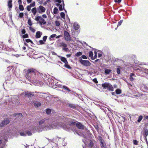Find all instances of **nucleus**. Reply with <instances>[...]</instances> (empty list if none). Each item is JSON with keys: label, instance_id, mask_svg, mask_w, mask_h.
<instances>
[{"label": "nucleus", "instance_id": "f257e3e1", "mask_svg": "<svg viewBox=\"0 0 148 148\" xmlns=\"http://www.w3.org/2000/svg\"><path fill=\"white\" fill-rule=\"evenodd\" d=\"M25 77L26 79L32 83H38L40 80L44 81L48 84V83L47 81V80L50 86H53V82L54 81L53 79L48 78L46 75L40 73L33 69H29L28 70Z\"/></svg>", "mask_w": 148, "mask_h": 148}, {"label": "nucleus", "instance_id": "f03ea898", "mask_svg": "<svg viewBox=\"0 0 148 148\" xmlns=\"http://www.w3.org/2000/svg\"><path fill=\"white\" fill-rule=\"evenodd\" d=\"M69 121V119L64 116L61 117L58 119L57 123H55V126L56 129H59L62 128L66 131H70L71 130L73 131L75 134H77L78 135H82V134L79 133L77 130H75L77 123L74 121H71L69 123H64V122Z\"/></svg>", "mask_w": 148, "mask_h": 148}, {"label": "nucleus", "instance_id": "7ed1b4c3", "mask_svg": "<svg viewBox=\"0 0 148 148\" xmlns=\"http://www.w3.org/2000/svg\"><path fill=\"white\" fill-rule=\"evenodd\" d=\"M57 122L58 119L55 121L52 118H44L39 121L38 124L39 126L36 127L35 129L38 132L52 128L56 129L55 124H56L55 123H57Z\"/></svg>", "mask_w": 148, "mask_h": 148}, {"label": "nucleus", "instance_id": "20e7f679", "mask_svg": "<svg viewBox=\"0 0 148 148\" xmlns=\"http://www.w3.org/2000/svg\"><path fill=\"white\" fill-rule=\"evenodd\" d=\"M85 126L82 124L81 123L77 122L76 127L75 129L78 131L79 133L82 134V135H78L79 136H82L86 139H88V138L91 136L90 134V132L86 129H84Z\"/></svg>", "mask_w": 148, "mask_h": 148}, {"label": "nucleus", "instance_id": "39448f33", "mask_svg": "<svg viewBox=\"0 0 148 148\" xmlns=\"http://www.w3.org/2000/svg\"><path fill=\"white\" fill-rule=\"evenodd\" d=\"M102 86L104 89H107L109 90L112 91L114 90L112 86L109 83L105 82L102 84Z\"/></svg>", "mask_w": 148, "mask_h": 148}, {"label": "nucleus", "instance_id": "423d86ee", "mask_svg": "<svg viewBox=\"0 0 148 148\" xmlns=\"http://www.w3.org/2000/svg\"><path fill=\"white\" fill-rule=\"evenodd\" d=\"M79 62L84 66H90L91 64L88 60H83L81 58H79Z\"/></svg>", "mask_w": 148, "mask_h": 148}, {"label": "nucleus", "instance_id": "0eeeda50", "mask_svg": "<svg viewBox=\"0 0 148 148\" xmlns=\"http://www.w3.org/2000/svg\"><path fill=\"white\" fill-rule=\"evenodd\" d=\"M34 19L38 22L41 25H45L46 24V21L41 17V16H37Z\"/></svg>", "mask_w": 148, "mask_h": 148}, {"label": "nucleus", "instance_id": "6e6552de", "mask_svg": "<svg viewBox=\"0 0 148 148\" xmlns=\"http://www.w3.org/2000/svg\"><path fill=\"white\" fill-rule=\"evenodd\" d=\"M64 35L65 40L68 42H70L71 40L70 35L69 32L66 30L64 31Z\"/></svg>", "mask_w": 148, "mask_h": 148}, {"label": "nucleus", "instance_id": "1a4fd4ad", "mask_svg": "<svg viewBox=\"0 0 148 148\" xmlns=\"http://www.w3.org/2000/svg\"><path fill=\"white\" fill-rule=\"evenodd\" d=\"M10 123V121L8 119H6L1 122L0 124V128L3 127L8 124Z\"/></svg>", "mask_w": 148, "mask_h": 148}, {"label": "nucleus", "instance_id": "9d476101", "mask_svg": "<svg viewBox=\"0 0 148 148\" xmlns=\"http://www.w3.org/2000/svg\"><path fill=\"white\" fill-rule=\"evenodd\" d=\"M45 10V8L42 5H40L38 8H37V12L40 14L44 12Z\"/></svg>", "mask_w": 148, "mask_h": 148}, {"label": "nucleus", "instance_id": "9b49d317", "mask_svg": "<svg viewBox=\"0 0 148 148\" xmlns=\"http://www.w3.org/2000/svg\"><path fill=\"white\" fill-rule=\"evenodd\" d=\"M23 93H24L25 96L27 97H32L34 96L33 92H24L23 94Z\"/></svg>", "mask_w": 148, "mask_h": 148}, {"label": "nucleus", "instance_id": "f8f14e48", "mask_svg": "<svg viewBox=\"0 0 148 148\" xmlns=\"http://www.w3.org/2000/svg\"><path fill=\"white\" fill-rule=\"evenodd\" d=\"M33 103L35 108L40 107L41 105V103L37 101L34 100L33 101Z\"/></svg>", "mask_w": 148, "mask_h": 148}, {"label": "nucleus", "instance_id": "ddd939ff", "mask_svg": "<svg viewBox=\"0 0 148 148\" xmlns=\"http://www.w3.org/2000/svg\"><path fill=\"white\" fill-rule=\"evenodd\" d=\"M142 134L144 136H147L148 135V130L145 127L143 128L142 130Z\"/></svg>", "mask_w": 148, "mask_h": 148}, {"label": "nucleus", "instance_id": "4468645a", "mask_svg": "<svg viewBox=\"0 0 148 148\" xmlns=\"http://www.w3.org/2000/svg\"><path fill=\"white\" fill-rule=\"evenodd\" d=\"M67 105H68V106H69L70 108L74 109H76L77 107V105L73 103H69Z\"/></svg>", "mask_w": 148, "mask_h": 148}, {"label": "nucleus", "instance_id": "2eb2a0df", "mask_svg": "<svg viewBox=\"0 0 148 148\" xmlns=\"http://www.w3.org/2000/svg\"><path fill=\"white\" fill-rule=\"evenodd\" d=\"M42 34V33L40 31L36 32V37L37 38H40Z\"/></svg>", "mask_w": 148, "mask_h": 148}, {"label": "nucleus", "instance_id": "dca6fc26", "mask_svg": "<svg viewBox=\"0 0 148 148\" xmlns=\"http://www.w3.org/2000/svg\"><path fill=\"white\" fill-rule=\"evenodd\" d=\"M59 57L60 58L61 61L64 63L65 64L66 63H67L68 62L66 58L64 57L59 56Z\"/></svg>", "mask_w": 148, "mask_h": 148}, {"label": "nucleus", "instance_id": "f3484780", "mask_svg": "<svg viewBox=\"0 0 148 148\" xmlns=\"http://www.w3.org/2000/svg\"><path fill=\"white\" fill-rule=\"evenodd\" d=\"M100 145L101 148H107L106 143H105L104 140L103 141H101L100 142Z\"/></svg>", "mask_w": 148, "mask_h": 148}, {"label": "nucleus", "instance_id": "a211bd4d", "mask_svg": "<svg viewBox=\"0 0 148 148\" xmlns=\"http://www.w3.org/2000/svg\"><path fill=\"white\" fill-rule=\"evenodd\" d=\"M73 27L74 29L75 30H77L79 29V25L77 23L75 22L74 23Z\"/></svg>", "mask_w": 148, "mask_h": 148}, {"label": "nucleus", "instance_id": "6ab92c4d", "mask_svg": "<svg viewBox=\"0 0 148 148\" xmlns=\"http://www.w3.org/2000/svg\"><path fill=\"white\" fill-rule=\"evenodd\" d=\"M111 71L110 69H108L106 68L105 69L104 73L106 75H109L111 72Z\"/></svg>", "mask_w": 148, "mask_h": 148}, {"label": "nucleus", "instance_id": "aec40b11", "mask_svg": "<svg viewBox=\"0 0 148 148\" xmlns=\"http://www.w3.org/2000/svg\"><path fill=\"white\" fill-rule=\"evenodd\" d=\"M62 0L63 2V5H62V4H60L59 6V9L60 11H62L63 10V9H64V1L63 0Z\"/></svg>", "mask_w": 148, "mask_h": 148}, {"label": "nucleus", "instance_id": "412c9836", "mask_svg": "<svg viewBox=\"0 0 148 148\" xmlns=\"http://www.w3.org/2000/svg\"><path fill=\"white\" fill-rule=\"evenodd\" d=\"M136 77L135 75L133 73H132L130 75V79L131 81H133L134 79V77Z\"/></svg>", "mask_w": 148, "mask_h": 148}, {"label": "nucleus", "instance_id": "4be33fe9", "mask_svg": "<svg viewBox=\"0 0 148 148\" xmlns=\"http://www.w3.org/2000/svg\"><path fill=\"white\" fill-rule=\"evenodd\" d=\"M12 1H8V6L10 8V10H11V9L12 8Z\"/></svg>", "mask_w": 148, "mask_h": 148}, {"label": "nucleus", "instance_id": "5701e85b", "mask_svg": "<svg viewBox=\"0 0 148 148\" xmlns=\"http://www.w3.org/2000/svg\"><path fill=\"white\" fill-rule=\"evenodd\" d=\"M13 116H14L17 118L19 117H22V114L21 113H17L14 114Z\"/></svg>", "mask_w": 148, "mask_h": 148}, {"label": "nucleus", "instance_id": "b1692460", "mask_svg": "<svg viewBox=\"0 0 148 148\" xmlns=\"http://www.w3.org/2000/svg\"><path fill=\"white\" fill-rule=\"evenodd\" d=\"M63 88L64 89V90H67V91L66 92H73V91H71L70 90V89L66 86H63Z\"/></svg>", "mask_w": 148, "mask_h": 148}, {"label": "nucleus", "instance_id": "393cba45", "mask_svg": "<svg viewBox=\"0 0 148 148\" xmlns=\"http://www.w3.org/2000/svg\"><path fill=\"white\" fill-rule=\"evenodd\" d=\"M58 8L56 7H55L53 10V13L55 14H57L58 12Z\"/></svg>", "mask_w": 148, "mask_h": 148}, {"label": "nucleus", "instance_id": "a878e982", "mask_svg": "<svg viewBox=\"0 0 148 148\" xmlns=\"http://www.w3.org/2000/svg\"><path fill=\"white\" fill-rule=\"evenodd\" d=\"M82 54V52L79 51L75 55V57H78L81 56Z\"/></svg>", "mask_w": 148, "mask_h": 148}, {"label": "nucleus", "instance_id": "bb28decb", "mask_svg": "<svg viewBox=\"0 0 148 148\" xmlns=\"http://www.w3.org/2000/svg\"><path fill=\"white\" fill-rule=\"evenodd\" d=\"M64 66L66 68L69 69H71V68L68 64V62L65 64Z\"/></svg>", "mask_w": 148, "mask_h": 148}, {"label": "nucleus", "instance_id": "cd10ccee", "mask_svg": "<svg viewBox=\"0 0 148 148\" xmlns=\"http://www.w3.org/2000/svg\"><path fill=\"white\" fill-rule=\"evenodd\" d=\"M116 94L119 95L121 94V90L119 89H117L116 90Z\"/></svg>", "mask_w": 148, "mask_h": 148}, {"label": "nucleus", "instance_id": "c85d7f7f", "mask_svg": "<svg viewBox=\"0 0 148 148\" xmlns=\"http://www.w3.org/2000/svg\"><path fill=\"white\" fill-rule=\"evenodd\" d=\"M46 114L48 115L51 114V110L49 108H47L46 110Z\"/></svg>", "mask_w": 148, "mask_h": 148}, {"label": "nucleus", "instance_id": "c756f323", "mask_svg": "<svg viewBox=\"0 0 148 148\" xmlns=\"http://www.w3.org/2000/svg\"><path fill=\"white\" fill-rule=\"evenodd\" d=\"M60 46H62L64 47H67V45L65 43L63 42H62L60 43Z\"/></svg>", "mask_w": 148, "mask_h": 148}, {"label": "nucleus", "instance_id": "7c9ffc66", "mask_svg": "<svg viewBox=\"0 0 148 148\" xmlns=\"http://www.w3.org/2000/svg\"><path fill=\"white\" fill-rule=\"evenodd\" d=\"M143 118V116H142V115L138 117L137 121L138 123H140L142 119Z\"/></svg>", "mask_w": 148, "mask_h": 148}, {"label": "nucleus", "instance_id": "2f4dec72", "mask_svg": "<svg viewBox=\"0 0 148 148\" xmlns=\"http://www.w3.org/2000/svg\"><path fill=\"white\" fill-rule=\"evenodd\" d=\"M93 141L90 140V142L88 144V146L90 147H92L93 146Z\"/></svg>", "mask_w": 148, "mask_h": 148}, {"label": "nucleus", "instance_id": "473e14b6", "mask_svg": "<svg viewBox=\"0 0 148 148\" xmlns=\"http://www.w3.org/2000/svg\"><path fill=\"white\" fill-rule=\"evenodd\" d=\"M94 53H95V56L94 57H93V58H91V59L92 60H94L96 58H97V53L96 51H94Z\"/></svg>", "mask_w": 148, "mask_h": 148}, {"label": "nucleus", "instance_id": "72a5a7b5", "mask_svg": "<svg viewBox=\"0 0 148 148\" xmlns=\"http://www.w3.org/2000/svg\"><path fill=\"white\" fill-rule=\"evenodd\" d=\"M27 23H28V25L29 26H32V22L31 21V19H30V18H29L28 19Z\"/></svg>", "mask_w": 148, "mask_h": 148}, {"label": "nucleus", "instance_id": "f704fd0d", "mask_svg": "<svg viewBox=\"0 0 148 148\" xmlns=\"http://www.w3.org/2000/svg\"><path fill=\"white\" fill-rule=\"evenodd\" d=\"M19 10L21 11H22L24 10V7L23 5H19Z\"/></svg>", "mask_w": 148, "mask_h": 148}, {"label": "nucleus", "instance_id": "c9c22d12", "mask_svg": "<svg viewBox=\"0 0 148 148\" xmlns=\"http://www.w3.org/2000/svg\"><path fill=\"white\" fill-rule=\"evenodd\" d=\"M8 47L6 45H3V47H0V48L2 49H3L4 50H7V48Z\"/></svg>", "mask_w": 148, "mask_h": 148}, {"label": "nucleus", "instance_id": "e433bc0d", "mask_svg": "<svg viewBox=\"0 0 148 148\" xmlns=\"http://www.w3.org/2000/svg\"><path fill=\"white\" fill-rule=\"evenodd\" d=\"M60 16L62 18L64 19H65V14L64 12H61L60 13Z\"/></svg>", "mask_w": 148, "mask_h": 148}, {"label": "nucleus", "instance_id": "4c0bfd02", "mask_svg": "<svg viewBox=\"0 0 148 148\" xmlns=\"http://www.w3.org/2000/svg\"><path fill=\"white\" fill-rule=\"evenodd\" d=\"M89 56L91 58H93V53L92 51H90L89 52Z\"/></svg>", "mask_w": 148, "mask_h": 148}, {"label": "nucleus", "instance_id": "58836bf2", "mask_svg": "<svg viewBox=\"0 0 148 148\" xmlns=\"http://www.w3.org/2000/svg\"><path fill=\"white\" fill-rule=\"evenodd\" d=\"M19 134L21 136H26V132L25 133L24 132H20Z\"/></svg>", "mask_w": 148, "mask_h": 148}, {"label": "nucleus", "instance_id": "ea45409f", "mask_svg": "<svg viewBox=\"0 0 148 148\" xmlns=\"http://www.w3.org/2000/svg\"><path fill=\"white\" fill-rule=\"evenodd\" d=\"M143 71L146 74H148V69L146 68H144L143 70Z\"/></svg>", "mask_w": 148, "mask_h": 148}, {"label": "nucleus", "instance_id": "a19ab883", "mask_svg": "<svg viewBox=\"0 0 148 148\" xmlns=\"http://www.w3.org/2000/svg\"><path fill=\"white\" fill-rule=\"evenodd\" d=\"M94 127L95 129L97 131V132H99V127L98 125L97 124L95 125H94Z\"/></svg>", "mask_w": 148, "mask_h": 148}, {"label": "nucleus", "instance_id": "79ce46f5", "mask_svg": "<svg viewBox=\"0 0 148 148\" xmlns=\"http://www.w3.org/2000/svg\"><path fill=\"white\" fill-rule=\"evenodd\" d=\"M37 12V9H36V8H34L32 9V13H34L35 12Z\"/></svg>", "mask_w": 148, "mask_h": 148}, {"label": "nucleus", "instance_id": "37998d69", "mask_svg": "<svg viewBox=\"0 0 148 148\" xmlns=\"http://www.w3.org/2000/svg\"><path fill=\"white\" fill-rule=\"evenodd\" d=\"M29 29L33 33H34L36 31L35 29L31 27H29Z\"/></svg>", "mask_w": 148, "mask_h": 148}, {"label": "nucleus", "instance_id": "c03bdc74", "mask_svg": "<svg viewBox=\"0 0 148 148\" xmlns=\"http://www.w3.org/2000/svg\"><path fill=\"white\" fill-rule=\"evenodd\" d=\"M29 36L27 34H25L22 36V38H28Z\"/></svg>", "mask_w": 148, "mask_h": 148}, {"label": "nucleus", "instance_id": "a18cd8bd", "mask_svg": "<svg viewBox=\"0 0 148 148\" xmlns=\"http://www.w3.org/2000/svg\"><path fill=\"white\" fill-rule=\"evenodd\" d=\"M97 138L100 141V142L103 141L104 140L102 139V138L101 136H98L97 137Z\"/></svg>", "mask_w": 148, "mask_h": 148}, {"label": "nucleus", "instance_id": "49530a36", "mask_svg": "<svg viewBox=\"0 0 148 148\" xmlns=\"http://www.w3.org/2000/svg\"><path fill=\"white\" fill-rule=\"evenodd\" d=\"M64 86L58 83L57 84V86H56L55 88L59 87L61 88H63V86Z\"/></svg>", "mask_w": 148, "mask_h": 148}, {"label": "nucleus", "instance_id": "de8ad7c7", "mask_svg": "<svg viewBox=\"0 0 148 148\" xmlns=\"http://www.w3.org/2000/svg\"><path fill=\"white\" fill-rule=\"evenodd\" d=\"M26 134H27L28 135L30 136L32 135V133L29 131H28L26 132Z\"/></svg>", "mask_w": 148, "mask_h": 148}, {"label": "nucleus", "instance_id": "09e8293b", "mask_svg": "<svg viewBox=\"0 0 148 148\" xmlns=\"http://www.w3.org/2000/svg\"><path fill=\"white\" fill-rule=\"evenodd\" d=\"M123 20H121L119 21L118 22L117 27H118L119 26H120L121 25Z\"/></svg>", "mask_w": 148, "mask_h": 148}, {"label": "nucleus", "instance_id": "8fccbe9b", "mask_svg": "<svg viewBox=\"0 0 148 148\" xmlns=\"http://www.w3.org/2000/svg\"><path fill=\"white\" fill-rule=\"evenodd\" d=\"M24 14L22 12H21L19 13V16L21 18H23V17Z\"/></svg>", "mask_w": 148, "mask_h": 148}, {"label": "nucleus", "instance_id": "3c124183", "mask_svg": "<svg viewBox=\"0 0 148 148\" xmlns=\"http://www.w3.org/2000/svg\"><path fill=\"white\" fill-rule=\"evenodd\" d=\"M39 44H38V45H42L45 44V42L42 40H40L39 41Z\"/></svg>", "mask_w": 148, "mask_h": 148}, {"label": "nucleus", "instance_id": "603ef678", "mask_svg": "<svg viewBox=\"0 0 148 148\" xmlns=\"http://www.w3.org/2000/svg\"><path fill=\"white\" fill-rule=\"evenodd\" d=\"M116 72L118 74H120L121 73L120 69L119 67H118L117 69Z\"/></svg>", "mask_w": 148, "mask_h": 148}, {"label": "nucleus", "instance_id": "864d4df0", "mask_svg": "<svg viewBox=\"0 0 148 148\" xmlns=\"http://www.w3.org/2000/svg\"><path fill=\"white\" fill-rule=\"evenodd\" d=\"M58 82H54V81L53 82V86H51L53 88H55V87L56 86H57V84Z\"/></svg>", "mask_w": 148, "mask_h": 148}, {"label": "nucleus", "instance_id": "5fc2aeb1", "mask_svg": "<svg viewBox=\"0 0 148 148\" xmlns=\"http://www.w3.org/2000/svg\"><path fill=\"white\" fill-rule=\"evenodd\" d=\"M56 36V34H53L51 35L49 37V39L51 40V38H54Z\"/></svg>", "mask_w": 148, "mask_h": 148}, {"label": "nucleus", "instance_id": "6e6d98bb", "mask_svg": "<svg viewBox=\"0 0 148 148\" xmlns=\"http://www.w3.org/2000/svg\"><path fill=\"white\" fill-rule=\"evenodd\" d=\"M47 36H44L43 37V40L45 42L46 40H47Z\"/></svg>", "mask_w": 148, "mask_h": 148}, {"label": "nucleus", "instance_id": "4d7b16f0", "mask_svg": "<svg viewBox=\"0 0 148 148\" xmlns=\"http://www.w3.org/2000/svg\"><path fill=\"white\" fill-rule=\"evenodd\" d=\"M55 24L57 26H59L60 24L59 22L58 21H56L55 22Z\"/></svg>", "mask_w": 148, "mask_h": 148}, {"label": "nucleus", "instance_id": "13d9d810", "mask_svg": "<svg viewBox=\"0 0 148 148\" xmlns=\"http://www.w3.org/2000/svg\"><path fill=\"white\" fill-rule=\"evenodd\" d=\"M133 143L135 145H137L138 143V141L136 140H133Z\"/></svg>", "mask_w": 148, "mask_h": 148}, {"label": "nucleus", "instance_id": "bf43d9fd", "mask_svg": "<svg viewBox=\"0 0 148 148\" xmlns=\"http://www.w3.org/2000/svg\"><path fill=\"white\" fill-rule=\"evenodd\" d=\"M21 32L22 34H24L26 32V31L25 29H23L21 30Z\"/></svg>", "mask_w": 148, "mask_h": 148}, {"label": "nucleus", "instance_id": "052dcab7", "mask_svg": "<svg viewBox=\"0 0 148 148\" xmlns=\"http://www.w3.org/2000/svg\"><path fill=\"white\" fill-rule=\"evenodd\" d=\"M134 63H135V64H136L137 65L140 64V62L138 61L137 60H135V61H134Z\"/></svg>", "mask_w": 148, "mask_h": 148}, {"label": "nucleus", "instance_id": "680f3d73", "mask_svg": "<svg viewBox=\"0 0 148 148\" xmlns=\"http://www.w3.org/2000/svg\"><path fill=\"white\" fill-rule=\"evenodd\" d=\"M29 5L31 7L34 6L35 5V2H33L32 3L30 4Z\"/></svg>", "mask_w": 148, "mask_h": 148}, {"label": "nucleus", "instance_id": "e2e57ef3", "mask_svg": "<svg viewBox=\"0 0 148 148\" xmlns=\"http://www.w3.org/2000/svg\"><path fill=\"white\" fill-rule=\"evenodd\" d=\"M82 59L83 58V59H87V57L84 55H82L81 57Z\"/></svg>", "mask_w": 148, "mask_h": 148}, {"label": "nucleus", "instance_id": "0e129e2a", "mask_svg": "<svg viewBox=\"0 0 148 148\" xmlns=\"http://www.w3.org/2000/svg\"><path fill=\"white\" fill-rule=\"evenodd\" d=\"M100 108L101 109V110H103L104 111H105V109H106V107L103 106H101L100 107Z\"/></svg>", "mask_w": 148, "mask_h": 148}, {"label": "nucleus", "instance_id": "69168bd1", "mask_svg": "<svg viewBox=\"0 0 148 148\" xmlns=\"http://www.w3.org/2000/svg\"><path fill=\"white\" fill-rule=\"evenodd\" d=\"M31 7L29 5H28L27 6V10L28 11H29L31 10Z\"/></svg>", "mask_w": 148, "mask_h": 148}, {"label": "nucleus", "instance_id": "338daca9", "mask_svg": "<svg viewBox=\"0 0 148 148\" xmlns=\"http://www.w3.org/2000/svg\"><path fill=\"white\" fill-rule=\"evenodd\" d=\"M14 97L16 99V100L14 101H16V102H17L18 101V96H14Z\"/></svg>", "mask_w": 148, "mask_h": 148}, {"label": "nucleus", "instance_id": "774afa93", "mask_svg": "<svg viewBox=\"0 0 148 148\" xmlns=\"http://www.w3.org/2000/svg\"><path fill=\"white\" fill-rule=\"evenodd\" d=\"M93 81L95 83H98L97 79L96 78H94L93 79Z\"/></svg>", "mask_w": 148, "mask_h": 148}]
</instances>
